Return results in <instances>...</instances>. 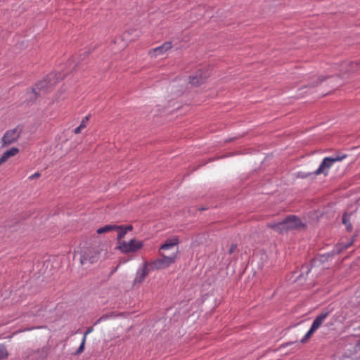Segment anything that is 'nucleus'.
<instances>
[{
	"label": "nucleus",
	"instance_id": "nucleus-1",
	"mask_svg": "<svg viewBox=\"0 0 360 360\" xmlns=\"http://www.w3.org/2000/svg\"><path fill=\"white\" fill-rule=\"evenodd\" d=\"M347 157V155H335L332 157L324 158L321 162L319 167L315 170L313 174L315 175L324 174L326 176L328 174L330 168L332 167L333 163L339 161H342Z\"/></svg>",
	"mask_w": 360,
	"mask_h": 360
},
{
	"label": "nucleus",
	"instance_id": "nucleus-2",
	"mask_svg": "<svg viewBox=\"0 0 360 360\" xmlns=\"http://www.w3.org/2000/svg\"><path fill=\"white\" fill-rule=\"evenodd\" d=\"M133 226L127 225V226H117V225H106L103 227L99 228L96 232L98 234L110 232L112 231H115L117 233L118 238H123L127 231H132Z\"/></svg>",
	"mask_w": 360,
	"mask_h": 360
},
{
	"label": "nucleus",
	"instance_id": "nucleus-3",
	"mask_svg": "<svg viewBox=\"0 0 360 360\" xmlns=\"http://www.w3.org/2000/svg\"><path fill=\"white\" fill-rule=\"evenodd\" d=\"M21 132L22 129L18 126L6 131L1 138V146L5 147L16 142L18 140Z\"/></svg>",
	"mask_w": 360,
	"mask_h": 360
},
{
	"label": "nucleus",
	"instance_id": "nucleus-4",
	"mask_svg": "<svg viewBox=\"0 0 360 360\" xmlns=\"http://www.w3.org/2000/svg\"><path fill=\"white\" fill-rule=\"evenodd\" d=\"M179 253L178 248L172 255L169 256L162 254V257L153 262V265L157 269H162L169 266L174 264L177 258Z\"/></svg>",
	"mask_w": 360,
	"mask_h": 360
},
{
	"label": "nucleus",
	"instance_id": "nucleus-5",
	"mask_svg": "<svg viewBox=\"0 0 360 360\" xmlns=\"http://www.w3.org/2000/svg\"><path fill=\"white\" fill-rule=\"evenodd\" d=\"M122 238H118L117 248L121 250L122 252L127 253L129 252H133L135 250V239H131L129 242L122 240Z\"/></svg>",
	"mask_w": 360,
	"mask_h": 360
},
{
	"label": "nucleus",
	"instance_id": "nucleus-6",
	"mask_svg": "<svg viewBox=\"0 0 360 360\" xmlns=\"http://www.w3.org/2000/svg\"><path fill=\"white\" fill-rule=\"evenodd\" d=\"M209 75L210 74L207 71L203 72L202 70H199L194 75L190 77V83L192 85H199L202 83Z\"/></svg>",
	"mask_w": 360,
	"mask_h": 360
},
{
	"label": "nucleus",
	"instance_id": "nucleus-7",
	"mask_svg": "<svg viewBox=\"0 0 360 360\" xmlns=\"http://www.w3.org/2000/svg\"><path fill=\"white\" fill-rule=\"evenodd\" d=\"M172 48V43L170 41L165 42L163 44L153 49L150 51V54L154 57H158L163 55L166 51L170 50Z\"/></svg>",
	"mask_w": 360,
	"mask_h": 360
},
{
	"label": "nucleus",
	"instance_id": "nucleus-8",
	"mask_svg": "<svg viewBox=\"0 0 360 360\" xmlns=\"http://www.w3.org/2000/svg\"><path fill=\"white\" fill-rule=\"evenodd\" d=\"M284 220L288 231L297 229L302 225L300 219L296 216H289Z\"/></svg>",
	"mask_w": 360,
	"mask_h": 360
},
{
	"label": "nucleus",
	"instance_id": "nucleus-9",
	"mask_svg": "<svg viewBox=\"0 0 360 360\" xmlns=\"http://www.w3.org/2000/svg\"><path fill=\"white\" fill-rule=\"evenodd\" d=\"M179 243V238L176 236L167 238L164 244H162L160 248V250L164 251L170 250L172 248L177 246Z\"/></svg>",
	"mask_w": 360,
	"mask_h": 360
},
{
	"label": "nucleus",
	"instance_id": "nucleus-10",
	"mask_svg": "<svg viewBox=\"0 0 360 360\" xmlns=\"http://www.w3.org/2000/svg\"><path fill=\"white\" fill-rule=\"evenodd\" d=\"M328 312H322L319 315H318L316 319L314 320L311 328V331H316L323 323L326 318L328 316Z\"/></svg>",
	"mask_w": 360,
	"mask_h": 360
},
{
	"label": "nucleus",
	"instance_id": "nucleus-11",
	"mask_svg": "<svg viewBox=\"0 0 360 360\" xmlns=\"http://www.w3.org/2000/svg\"><path fill=\"white\" fill-rule=\"evenodd\" d=\"M267 226L268 227L275 230L276 231L280 233H283L288 231L286 226V224L285 223V220H283L278 223H270Z\"/></svg>",
	"mask_w": 360,
	"mask_h": 360
},
{
	"label": "nucleus",
	"instance_id": "nucleus-12",
	"mask_svg": "<svg viewBox=\"0 0 360 360\" xmlns=\"http://www.w3.org/2000/svg\"><path fill=\"white\" fill-rule=\"evenodd\" d=\"M47 87L48 82L46 80L39 81L35 84L31 93L33 94L34 98H36L37 95L39 94V91L46 89Z\"/></svg>",
	"mask_w": 360,
	"mask_h": 360
},
{
	"label": "nucleus",
	"instance_id": "nucleus-13",
	"mask_svg": "<svg viewBox=\"0 0 360 360\" xmlns=\"http://www.w3.org/2000/svg\"><path fill=\"white\" fill-rule=\"evenodd\" d=\"M19 153V149L16 147H12L10 149L5 151L0 159L4 162H6L9 158L16 155Z\"/></svg>",
	"mask_w": 360,
	"mask_h": 360
},
{
	"label": "nucleus",
	"instance_id": "nucleus-14",
	"mask_svg": "<svg viewBox=\"0 0 360 360\" xmlns=\"http://www.w3.org/2000/svg\"><path fill=\"white\" fill-rule=\"evenodd\" d=\"M148 274L146 264H143V266L141 270L139 276H136V283H141Z\"/></svg>",
	"mask_w": 360,
	"mask_h": 360
},
{
	"label": "nucleus",
	"instance_id": "nucleus-15",
	"mask_svg": "<svg viewBox=\"0 0 360 360\" xmlns=\"http://www.w3.org/2000/svg\"><path fill=\"white\" fill-rule=\"evenodd\" d=\"M9 356V352L6 346L4 344H0V360L6 359Z\"/></svg>",
	"mask_w": 360,
	"mask_h": 360
},
{
	"label": "nucleus",
	"instance_id": "nucleus-16",
	"mask_svg": "<svg viewBox=\"0 0 360 360\" xmlns=\"http://www.w3.org/2000/svg\"><path fill=\"white\" fill-rule=\"evenodd\" d=\"M177 87H178V85L176 84V82H173L169 86V89H170L171 91L173 92L176 96H179L183 93V89H181L176 90V89Z\"/></svg>",
	"mask_w": 360,
	"mask_h": 360
},
{
	"label": "nucleus",
	"instance_id": "nucleus-17",
	"mask_svg": "<svg viewBox=\"0 0 360 360\" xmlns=\"http://www.w3.org/2000/svg\"><path fill=\"white\" fill-rule=\"evenodd\" d=\"M342 223L346 226L347 229L351 231L352 229V224L349 222V218L347 214H344L342 217Z\"/></svg>",
	"mask_w": 360,
	"mask_h": 360
},
{
	"label": "nucleus",
	"instance_id": "nucleus-18",
	"mask_svg": "<svg viewBox=\"0 0 360 360\" xmlns=\"http://www.w3.org/2000/svg\"><path fill=\"white\" fill-rule=\"evenodd\" d=\"M314 332L315 331H311V328H310L305 335L301 339L300 342L302 343H305Z\"/></svg>",
	"mask_w": 360,
	"mask_h": 360
},
{
	"label": "nucleus",
	"instance_id": "nucleus-19",
	"mask_svg": "<svg viewBox=\"0 0 360 360\" xmlns=\"http://www.w3.org/2000/svg\"><path fill=\"white\" fill-rule=\"evenodd\" d=\"M91 117V115H87L83 120H82L79 126L80 128L85 129L87 126V123Z\"/></svg>",
	"mask_w": 360,
	"mask_h": 360
},
{
	"label": "nucleus",
	"instance_id": "nucleus-20",
	"mask_svg": "<svg viewBox=\"0 0 360 360\" xmlns=\"http://www.w3.org/2000/svg\"><path fill=\"white\" fill-rule=\"evenodd\" d=\"M85 342H86L85 337H83L81 345H79V348L77 349V350L76 352L77 354H79L84 352Z\"/></svg>",
	"mask_w": 360,
	"mask_h": 360
},
{
	"label": "nucleus",
	"instance_id": "nucleus-21",
	"mask_svg": "<svg viewBox=\"0 0 360 360\" xmlns=\"http://www.w3.org/2000/svg\"><path fill=\"white\" fill-rule=\"evenodd\" d=\"M40 176H41V174H40L39 172H35L34 174H33L31 176H30L28 179L30 180H32L34 179L39 178Z\"/></svg>",
	"mask_w": 360,
	"mask_h": 360
},
{
	"label": "nucleus",
	"instance_id": "nucleus-22",
	"mask_svg": "<svg viewBox=\"0 0 360 360\" xmlns=\"http://www.w3.org/2000/svg\"><path fill=\"white\" fill-rule=\"evenodd\" d=\"M93 327H89L86 331L85 332L84 335V337H85V340H86V336L87 335H89V333H91L92 331H93Z\"/></svg>",
	"mask_w": 360,
	"mask_h": 360
},
{
	"label": "nucleus",
	"instance_id": "nucleus-23",
	"mask_svg": "<svg viewBox=\"0 0 360 360\" xmlns=\"http://www.w3.org/2000/svg\"><path fill=\"white\" fill-rule=\"evenodd\" d=\"M84 129L82 128H80V126L79 125L77 127H76L75 129H74V133L75 134H79Z\"/></svg>",
	"mask_w": 360,
	"mask_h": 360
},
{
	"label": "nucleus",
	"instance_id": "nucleus-24",
	"mask_svg": "<svg viewBox=\"0 0 360 360\" xmlns=\"http://www.w3.org/2000/svg\"><path fill=\"white\" fill-rule=\"evenodd\" d=\"M236 249V245L232 244L229 250V253L232 254L235 251Z\"/></svg>",
	"mask_w": 360,
	"mask_h": 360
},
{
	"label": "nucleus",
	"instance_id": "nucleus-25",
	"mask_svg": "<svg viewBox=\"0 0 360 360\" xmlns=\"http://www.w3.org/2000/svg\"><path fill=\"white\" fill-rule=\"evenodd\" d=\"M143 246V243L141 241H136V250L141 249Z\"/></svg>",
	"mask_w": 360,
	"mask_h": 360
},
{
	"label": "nucleus",
	"instance_id": "nucleus-26",
	"mask_svg": "<svg viewBox=\"0 0 360 360\" xmlns=\"http://www.w3.org/2000/svg\"><path fill=\"white\" fill-rule=\"evenodd\" d=\"M86 261V257L84 255L82 256L81 259H80L81 264H85Z\"/></svg>",
	"mask_w": 360,
	"mask_h": 360
},
{
	"label": "nucleus",
	"instance_id": "nucleus-27",
	"mask_svg": "<svg viewBox=\"0 0 360 360\" xmlns=\"http://www.w3.org/2000/svg\"><path fill=\"white\" fill-rule=\"evenodd\" d=\"M352 242H350L349 243H347V245H345L343 247H342V249H347L351 245H352Z\"/></svg>",
	"mask_w": 360,
	"mask_h": 360
},
{
	"label": "nucleus",
	"instance_id": "nucleus-28",
	"mask_svg": "<svg viewBox=\"0 0 360 360\" xmlns=\"http://www.w3.org/2000/svg\"><path fill=\"white\" fill-rule=\"evenodd\" d=\"M105 319H106L105 317L101 316L100 319H98V321H96V323L95 324L98 323L99 322H101L103 320H105Z\"/></svg>",
	"mask_w": 360,
	"mask_h": 360
},
{
	"label": "nucleus",
	"instance_id": "nucleus-29",
	"mask_svg": "<svg viewBox=\"0 0 360 360\" xmlns=\"http://www.w3.org/2000/svg\"><path fill=\"white\" fill-rule=\"evenodd\" d=\"M357 65V63H351V65H352V66H353V65Z\"/></svg>",
	"mask_w": 360,
	"mask_h": 360
},
{
	"label": "nucleus",
	"instance_id": "nucleus-30",
	"mask_svg": "<svg viewBox=\"0 0 360 360\" xmlns=\"http://www.w3.org/2000/svg\"><path fill=\"white\" fill-rule=\"evenodd\" d=\"M4 164V162L0 159V166Z\"/></svg>",
	"mask_w": 360,
	"mask_h": 360
},
{
	"label": "nucleus",
	"instance_id": "nucleus-31",
	"mask_svg": "<svg viewBox=\"0 0 360 360\" xmlns=\"http://www.w3.org/2000/svg\"><path fill=\"white\" fill-rule=\"evenodd\" d=\"M357 345L360 346V340L357 342Z\"/></svg>",
	"mask_w": 360,
	"mask_h": 360
}]
</instances>
